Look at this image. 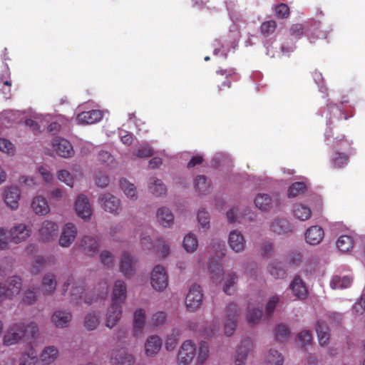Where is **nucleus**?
I'll use <instances>...</instances> for the list:
<instances>
[{
	"label": "nucleus",
	"mask_w": 365,
	"mask_h": 365,
	"mask_svg": "<svg viewBox=\"0 0 365 365\" xmlns=\"http://www.w3.org/2000/svg\"><path fill=\"white\" fill-rule=\"evenodd\" d=\"M56 287V280L54 276L52 274L46 275L42 282V290L45 294H49L52 293Z\"/></svg>",
	"instance_id": "nucleus-51"
},
{
	"label": "nucleus",
	"mask_w": 365,
	"mask_h": 365,
	"mask_svg": "<svg viewBox=\"0 0 365 365\" xmlns=\"http://www.w3.org/2000/svg\"><path fill=\"white\" fill-rule=\"evenodd\" d=\"M103 113L104 111H101L100 110L83 111L77 115L76 122L78 125L96 123L102 119Z\"/></svg>",
	"instance_id": "nucleus-19"
},
{
	"label": "nucleus",
	"mask_w": 365,
	"mask_h": 365,
	"mask_svg": "<svg viewBox=\"0 0 365 365\" xmlns=\"http://www.w3.org/2000/svg\"><path fill=\"white\" fill-rule=\"evenodd\" d=\"M31 209L38 216H46L51 212L48 200L42 195H37L31 199Z\"/></svg>",
	"instance_id": "nucleus-15"
},
{
	"label": "nucleus",
	"mask_w": 365,
	"mask_h": 365,
	"mask_svg": "<svg viewBox=\"0 0 365 365\" xmlns=\"http://www.w3.org/2000/svg\"><path fill=\"white\" fill-rule=\"evenodd\" d=\"M348 156L344 153H336L331 160V164L334 168H341L348 164Z\"/></svg>",
	"instance_id": "nucleus-56"
},
{
	"label": "nucleus",
	"mask_w": 365,
	"mask_h": 365,
	"mask_svg": "<svg viewBox=\"0 0 365 365\" xmlns=\"http://www.w3.org/2000/svg\"><path fill=\"white\" fill-rule=\"evenodd\" d=\"M262 312L260 309L255 307L253 304H250L246 311V320L250 324H258L262 318Z\"/></svg>",
	"instance_id": "nucleus-45"
},
{
	"label": "nucleus",
	"mask_w": 365,
	"mask_h": 365,
	"mask_svg": "<svg viewBox=\"0 0 365 365\" xmlns=\"http://www.w3.org/2000/svg\"><path fill=\"white\" fill-rule=\"evenodd\" d=\"M289 289L292 294L299 299H304L307 295L305 282L299 276H295L289 284Z\"/></svg>",
	"instance_id": "nucleus-24"
},
{
	"label": "nucleus",
	"mask_w": 365,
	"mask_h": 365,
	"mask_svg": "<svg viewBox=\"0 0 365 365\" xmlns=\"http://www.w3.org/2000/svg\"><path fill=\"white\" fill-rule=\"evenodd\" d=\"M37 362V353L31 348L21 354L19 359V365H36Z\"/></svg>",
	"instance_id": "nucleus-48"
},
{
	"label": "nucleus",
	"mask_w": 365,
	"mask_h": 365,
	"mask_svg": "<svg viewBox=\"0 0 365 365\" xmlns=\"http://www.w3.org/2000/svg\"><path fill=\"white\" fill-rule=\"evenodd\" d=\"M53 150H46V154L57 155L63 158H70L74 155L75 151L71 143L66 139L61 138H55L51 143Z\"/></svg>",
	"instance_id": "nucleus-4"
},
{
	"label": "nucleus",
	"mask_w": 365,
	"mask_h": 365,
	"mask_svg": "<svg viewBox=\"0 0 365 365\" xmlns=\"http://www.w3.org/2000/svg\"><path fill=\"white\" fill-rule=\"evenodd\" d=\"M336 247L341 252H349L354 247V240L351 236L341 235L336 241Z\"/></svg>",
	"instance_id": "nucleus-41"
},
{
	"label": "nucleus",
	"mask_w": 365,
	"mask_h": 365,
	"mask_svg": "<svg viewBox=\"0 0 365 365\" xmlns=\"http://www.w3.org/2000/svg\"><path fill=\"white\" fill-rule=\"evenodd\" d=\"M307 187L304 182H296L292 184L287 191V196L289 198H292L298 196L301 193L304 192Z\"/></svg>",
	"instance_id": "nucleus-53"
},
{
	"label": "nucleus",
	"mask_w": 365,
	"mask_h": 365,
	"mask_svg": "<svg viewBox=\"0 0 365 365\" xmlns=\"http://www.w3.org/2000/svg\"><path fill=\"white\" fill-rule=\"evenodd\" d=\"M11 82L9 79V72L6 69L4 74L0 75V91L8 98L11 92Z\"/></svg>",
	"instance_id": "nucleus-50"
},
{
	"label": "nucleus",
	"mask_w": 365,
	"mask_h": 365,
	"mask_svg": "<svg viewBox=\"0 0 365 365\" xmlns=\"http://www.w3.org/2000/svg\"><path fill=\"white\" fill-rule=\"evenodd\" d=\"M119 187L124 195L131 201H135L138 198V194L135 185L126 178L119 180Z\"/></svg>",
	"instance_id": "nucleus-30"
},
{
	"label": "nucleus",
	"mask_w": 365,
	"mask_h": 365,
	"mask_svg": "<svg viewBox=\"0 0 365 365\" xmlns=\"http://www.w3.org/2000/svg\"><path fill=\"white\" fill-rule=\"evenodd\" d=\"M352 278L349 276H334L330 281V287L333 289H346L350 287Z\"/></svg>",
	"instance_id": "nucleus-42"
},
{
	"label": "nucleus",
	"mask_w": 365,
	"mask_h": 365,
	"mask_svg": "<svg viewBox=\"0 0 365 365\" xmlns=\"http://www.w3.org/2000/svg\"><path fill=\"white\" fill-rule=\"evenodd\" d=\"M148 189L153 195L157 197L165 194L167 190L162 180L154 177L150 178L148 180Z\"/></svg>",
	"instance_id": "nucleus-39"
},
{
	"label": "nucleus",
	"mask_w": 365,
	"mask_h": 365,
	"mask_svg": "<svg viewBox=\"0 0 365 365\" xmlns=\"http://www.w3.org/2000/svg\"><path fill=\"white\" fill-rule=\"evenodd\" d=\"M272 230L279 235L289 234L292 232V226L282 220H274L271 225Z\"/></svg>",
	"instance_id": "nucleus-46"
},
{
	"label": "nucleus",
	"mask_w": 365,
	"mask_h": 365,
	"mask_svg": "<svg viewBox=\"0 0 365 365\" xmlns=\"http://www.w3.org/2000/svg\"><path fill=\"white\" fill-rule=\"evenodd\" d=\"M230 248L235 253H242L247 247L246 240L242 232L237 230L230 232L227 237Z\"/></svg>",
	"instance_id": "nucleus-12"
},
{
	"label": "nucleus",
	"mask_w": 365,
	"mask_h": 365,
	"mask_svg": "<svg viewBox=\"0 0 365 365\" xmlns=\"http://www.w3.org/2000/svg\"><path fill=\"white\" fill-rule=\"evenodd\" d=\"M51 119L50 114H37L32 115L31 118L26 120V125L33 130H38L41 127H46V123Z\"/></svg>",
	"instance_id": "nucleus-27"
},
{
	"label": "nucleus",
	"mask_w": 365,
	"mask_h": 365,
	"mask_svg": "<svg viewBox=\"0 0 365 365\" xmlns=\"http://www.w3.org/2000/svg\"><path fill=\"white\" fill-rule=\"evenodd\" d=\"M21 287V279L18 277H11L6 287L0 285V302L4 299H12L14 297L19 294Z\"/></svg>",
	"instance_id": "nucleus-14"
},
{
	"label": "nucleus",
	"mask_w": 365,
	"mask_h": 365,
	"mask_svg": "<svg viewBox=\"0 0 365 365\" xmlns=\"http://www.w3.org/2000/svg\"><path fill=\"white\" fill-rule=\"evenodd\" d=\"M196 354V346L190 340L185 341L178 351V363L180 365H187L190 364Z\"/></svg>",
	"instance_id": "nucleus-11"
},
{
	"label": "nucleus",
	"mask_w": 365,
	"mask_h": 365,
	"mask_svg": "<svg viewBox=\"0 0 365 365\" xmlns=\"http://www.w3.org/2000/svg\"><path fill=\"white\" fill-rule=\"evenodd\" d=\"M182 247L187 253H193L198 247V240L197 236L192 233H187L183 238Z\"/></svg>",
	"instance_id": "nucleus-44"
},
{
	"label": "nucleus",
	"mask_w": 365,
	"mask_h": 365,
	"mask_svg": "<svg viewBox=\"0 0 365 365\" xmlns=\"http://www.w3.org/2000/svg\"><path fill=\"white\" fill-rule=\"evenodd\" d=\"M150 283L154 290L162 292L168 286V274L166 269L160 264L155 265L150 274Z\"/></svg>",
	"instance_id": "nucleus-2"
},
{
	"label": "nucleus",
	"mask_w": 365,
	"mask_h": 365,
	"mask_svg": "<svg viewBox=\"0 0 365 365\" xmlns=\"http://www.w3.org/2000/svg\"><path fill=\"white\" fill-rule=\"evenodd\" d=\"M240 312V309L235 303H230L227 306L223 328V332L226 336H231L234 334Z\"/></svg>",
	"instance_id": "nucleus-3"
},
{
	"label": "nucleus",
	"mask_w": 365,
	"mask_h": 365,
	"mask_svg": "<svg viewBox=\"0 0 365 365\" xmlns=\"http://www.w3.org/2000/svg\"><path fill=\"white\" fill-rule=\"evenodd\" d=\"M252 343L250 340H245L238 346L235 355V365H246L247 359L252 349Z\"/></svg>",
	"instance_id": "nucleus-23"
},
{
	"label": "nucleus",
	"mask_w": 365,
	"mask_h": 365,
	"mask_svg": "<svg viewBox=\"0 0 365 365\" xmlns=\"http://www.w3.org/2000/svg\"><path fill=\"white\" fill-rule=\"evenodd\" d=\"M180 339V331L173 330L167 335L165 339V348L168 351H173L176 347Z\"/></svg>",
	"instance_id": "nucleus-52"
},
{
	"label": "nucleus",
	"mask_w": 365,
	"mask_h": 365,
	"mask_svg": "<svg viewBox=\"0 0 365 365\" xmlns=\"http://www.w3.org/2000/svg\"><path fill=\"white\" fill-rule=\"evenodd\" d=\"M316 331L320 345L327 346L330 339V335L327 324L324 322H318L316 327Z\"/></svg>",
	"instance_id": "nucleus-43"
},
{
	"label": "nucleus",
	"mask_w": 365,
	"mask_h": 365,
	"mask_svg": "<svg viewBox=\"0 0 365 365\" xmlns=\"http://www.w3.org/2000/svg\"><path fill=\"white\" fill-rule=\"evenodd\" d=\"M279 302V297L277 295L272 296L267 300L265 305V313L270 315L274 311L277 305Z\"/></svg>",
	"instance_id": "nucleus-58"
},
{
	"label": "nucleus",
	"mask_w": 365,
	"mask_h": 365,
	"mask_svg": "<svg viewBox=\"0 0 365 365\" xmlns=\"http://www.w3.org/2000/svg\"><path fill=\"white\" fill-rule=\"evenodd\" d=\"M202 299V287L196 284H192L185 297V306L189 311H195L200 307Z\"/></svg>",
	"instance_id": "nucleus-7"
},
{
	"label": "nucleus",
	"mask_w": 365,
	"mask_h": 365,
	"mask_svg": "<svg viewBox=\"0 0 365 365\" xmlns=\"http://www.w3.org/2000/svg\"><path fill=\"white\" fill-rule=\"evenodd\" d=\"M123 314V307L110 304L105 317V325L108 329L114 328L120 322Z\"/></svg>",
	"instance_id": "nucleus-16"
},
{
	"label": "nucleus",
	"mask_w": 365,
	"mask_h": 365,
	"mask_svg": "<svg viewBox=\"0 0 365 365\" xmlns=\"http://www.w3.org/2000/svg\"><path fill=\"white\" fill-rule=\"evenodd\" d=\"M38 172L46 184H51L53 182V176L47 168L43 166H39L38 168Z\"/></svg>",
	"instance_id": "nucleus-61"
},
{
	"label": "nucleus",
	"mask_w": 365,
	"mask_h": 365,
	"mask_svg": "<svg viewBox=\"0 0 365 365\" xmlns=\"http://www.w3.org/2000/svg\"><path fill=\"white\" fill-rule=\"evenodd\" d=\"M174 219L173 212L168 207L162 206L156 211V220L164 227H170L174 223Z\"/></svg>",
	"instance_id": "nucleus-25"
},
{
	"label": "nucleus",
	"mask_w": 365,
	"mask_h": 365,
	"mask_svg": "<svg viewBox=\"0 0 365 365\" xmlns=\"http://www.w3.org/2000/svg\"><path fill=\"white\" fill-rule=\"evenodd\" d=\"M59 231L58 224L51 220H43L38 225L37 235L40 240L49 242L54 240Z\"/></svg>",
	"instance_id": "nucleus-5"
},
{
	"label": "nucleus",
	"mask_w": 365,
	"mask_h": 365,
	"mask_svg": "<svg viewBox=\"0 0 365 365\" xmlns=\"http://www.w3.org/2000/svg\"><path fill=\"white\" fill-rule=\"evenodd\" d=\"M65 286L66 287V290H69L70 293L73 296H79L81 297V295L84 292L85 282L83 280L75 279L73 277H71L68 279Z\"/></svg>",
	"instance_id": "nucleus-33"
},
{
	"label": "nucleus",
	"mask_w": 365,
	"mask_h": 365,
	"mask_svg": "<svg viewBox=\"0 0 365 365\" xmlns=\"http://www.w3.org/2000/svg\"><path fill=\"white\" fill-rule=\"evenodd\" d=\"M82 173L80 170H76L75 175L70 173L66 169L59 170L57 172V178L61 182L66 184L69 187H73L76 179L81 177Z\"/></svg>",
	"instance_id": "nucleus-32"
},
{
	"label": "nucleus",
	"mask_w": 365,
	"mask_h": 365,
	"mask_svg": "<svg viewBox=\"0 0 365 365\" xmlns=\"http://www.w3.org/2000/svg\"><path fill=\"white\" fill-rule=\"evenodd\" d=\"M254 204L257 208L262 212H267L272 208L271 197L264 193H258L254 198Z\"/></svg>",
	"instance_id": "nucleus-36"
},
{
	"label": "nucleus",
	"mask_w": 365,
	"mask_h": 365,
	"mask_svg": "<svg viewBox=\"0 0 365 365\" xmlns=\"http://www.w3.org/2000/svg\"><path fill=\"white\" fill-rule=\"evenodd\" d=\"M98 203L101 207L107 212L118 214L121 211V202L115 195L106 192L98 197Z\"/></svg>",
	"instance_id": "nucleus-9"
},
{
	"label": "nucleus",
	"mask_w": 365,
	"mask_h": 365,
	"mask_svg": "<svg viewBox=\"0 0 365 365\" xmlns=\"http://www.w3.org/2000/svg\"><path fill=\"white\" fill-rule=\"evenodd\" d=\"M163 341L158 335H150L147 337L144 344L145 354L148 357L156 356L160 351Z\"/></svg>",
	"instance_id": "nucleus-20"
},
{
	"label": "nucleus",
	"mask_w": 365,
	"mask_h": 365,
	"mask_svg": "<svg viewBox=\"0 0 365 365\" xmlns=\"http://www.w3.org/2000/svg\"><path fill=\"white\" fill-rule=\"evenodd\" d=\"M21 198V190L16 185H9L4 187L3 200L7 208L16 211L19 207Z\"/></svg>",
	"instance_id": "nucleus-8"
},
{
	"label": "nucleus",
	"mask_w": 365,
	"mask_h": 365,
	"mask_svg": "<svg viewBox=\"0 0 365 365\" xmlns=\"http://www.w3.org/2000/svg\"><path fill=\"white\" fill-rule=\"evenodd\" d=\"M264 363L266 365H283L284 357L278 351L269 349L265 355Z\"/></svg>",
	"instance_id": "nucleus-47"
},
{
	"label": "nucleus",
	"mask_w": 365,
	"mask_h": 365,
	"mask_svg": "<svg viewBox=\"0 0 365 365\" xmlns=\"http://www.w3.org/2000/svg\"><path fill=\"white\" fill-rule=\"evenodd\" d=\"M59 356L58 349L55 346H45L41 351L39 359L43 365H49L54 363Z\"/></svg>",
	"instance_id": "nucleus-26"
},
{
	"label": "nucleus",
	"mask_w": 365,
	"mask_h": 365,
	"mask_svg": "<svg viewBox=\"0 0 365 365\" xmlns=\"http://www.w3.org/2000/svg\"><path fill=\"white\" fill-rule=\"evenodd\" d=\"M274 10L275 15L277 18L284 19L287 18L289 14V7L284 4H280L277 5Z\"/></svg>",
	"instance_id": "nucleus-64"
},
{
	"label": "nucleus",
	"mask_w": 365,
	"mask_h": 365,
	"mask_svg": "<svg viewBox=\"0 0 365 365\" xmlns=\"http://www.w3.org/2000/svg\"><path fill=\"white\" fill-rule=\"evenodd\" d=\"M365 295L361 296L352 307V314L355 320L363 322L365 320Z\"/></svg>",
	"instance_id": "nucleus-38"
},
{
	"label": "nucleus",
	"mask_w": 365,
	"mask_h": 365,
	"mask_svg": "<svg viewBox=\"0 0 365 365\" xmlns=\"http://www.w3.org/2000/svg\"><path fill=\"white\" fill-rule=\"evenodd\" d=\"M198 229L200 232H207L210 228V217L209 212L204 208L197 212V215Z\"/></svg>",
	"instance_id": "nucleus-40"
},
{
	"label": "nucleus",
	"mask_w": 365,
	"mask_h": 365,
	"mask_svg": "<svg viewBox=\"0 0 365 365\" xmlns=\"http://www.w3.org/2000/svg\"><path fill=\"white\" fill-rule=\"evenodd\" d=\"M193 183L195 191L200 195H207L211 190V182L205 175H197Z\"/></svg>",
	"instance_id": "nucleus-35"
},
{
	"label": "nucleus",
	"mask_w": 365,
	"mask_h": 365,
	"mask_svg": "<svg viewBox=\"0 0 365 365\" xmlns=\"http://www.w3.org/2000/svg\"><path fill=\"white\" fill-rule=\"evenodd\" d=\"M24 327L19 322H16L7 327L4 331L2 341L7 346L17 344L24 338Z\"/></svg>",
	"instance_id": "nucleus-6"
},
{
	"label": "nucleus",
	"mask_w": 365,
	"mask_h": 365,
	"mask_svg": "<svg viewBox=\"0 0 365 365\" xmlns=\"http://www.w3.org/2000/svg\"><path fill=\"white\" fill-rule=\"evenodd\" d=\"M146 320V312L143 309H137L133 313V326L136 334H141Z\"/></svg>",
	"instance_id": "nucleus-34"
},
{
	"label": "nucleus",
	"mask_w": 365,
	"mask_h": 365,
	"mask_svg": "<svg viewBox=\"0 0 365 365\" xmlns=\"http://www.w3.org/2000/svg\"><path fill=\"white\" fill-rule=\"evenodd\" d=\"M72 319V314L69 311L58 309L55 311L51 318L53 325L59 329L66 328Z\"/></svg>",
	"instance_id": "nucleus-22"
},
{
	"label": "nucleus",
	"mask_w": 365,
	"mask_h": 365,
	"mask_svg": "<svg viewBox=\"0 0 365 365\" xmlns=\"http://www.w3.org/2000/svg\"><path fill=\"white\" fill-rule=\"evenodd\" d=\"M99 160L114 167L116 165L115 158L107 151H101L98 154Z\"/></svg>",
	"instance_id": "nucleus-60"
},
{
	"label": "nucleus",
	"mask_w": 365,
	"mask_h": 365,
	"mask_svg": "<svg viewBox=\"0 0 365 365\" xmlns=\"http://www.w3.org/2000/svg\"><path fill=\"white\" fill-rule=\"evenodd\" d=\"M74 210L78 217L84 221H89L93 215V209L89 200L85 195H79L74 202Z\"/></svg>",
	"instance_id": "nucleus-10"
},
{
	"label": "nucleus",
	"mask_w": 365,
	"mask_h": 365,
	"mask_svg": "<svg viewBox=\"0 0 365 365\" xmlns=\"http://www.w3.org/2000/svg\"><path fill=\"white\" fill-rule=\"evenodd\" d=\"M0 151L7 155L14 156L16 153V148L9 140L0 138Z\"/></svg>",
	"instance_id": "nucleus-54"
},
{
	"label": "nucleus",
	"mask_w": 365,
	"mask_h": 365,
	"mask_svg": "<svg viewBox=\"0 0 365 365\" xmlns=\"http://www.w3.org/2000/svg\"><path fill=\"white\" fill-rule=\"evenodd\" d=\"M324 237L323 228L318 225L308 227L304 232V240L307 244L311 246L319 245Z\"/></svg>",
	"instance_id": "nucleus-18"
},
{
	"label": "nucleus",
	"mask_w": 365,
	"mask_h": 365,
	"mask_svg": "<svg viewBox=\"0 0 365 365\" xmlns=\"http://www.w3.org/2000/svg\"><path fill=\"white\" fill-rule=\"evenodd\" d=\"M127 297L125 283L122 280H116L111 295V304L123 307Z\"/></svg>",
	"instance_id": "nucleus-21"
},
{
	"label": "nucleus",
	"mask_w": 365,
	"mask_h": 365,
	"mask_svg": "<svg viewBox=\"0 0 365 365\" xmlns=\"http://www.w3.org/2000/svg\"><path fill=\"white\" fill-rule=\"evenodd\" d=\"M24 327V337L26 336H34L38 332L37 324L34 322H19Z\"/></svg>",
	"instance_id": "nucleus-57"
},
{
	"label": "nucleus",
	"mask_w": 365,
	"mask_h": 365,
	"mask_svg": "<svg viewBox=\"0 0 365 365\" xmlns=\"http://www.w3.org/2000/svg\"><path fill=\"white\" fill-rule=\"evenodd\" d=\"M135 261L128 252H123L120 259L119 268L120 272L125 276H130L134 272Z\"/></svg>",
	"instance_id": "nucleus-29"
},
{
	"label": "nucleus",
	"mask_w": 365,
	"mask_h": 365,
	"mask_svg": "<svg viewBox=\"0 0 365 365\" xmlns=\"http://www.w3.org/2000/svg\"><path fill=\"white\" fill-rule=\"evenodd\" d=\"M292 213L294 219L302 222L308 220L312 216L309 207L300 202L293 205Z\"/></svg>",
	"instance_id": "nucleus-31"
},
{
	"label": "nucleus",
	"mask_w": 365,
	"mask_h": 365,
	"mask_svg": "<svg viewBox=\"0 0 365 365\" xmlns=\"http://www.w3.org/2000/svg\"><path fill=\"white\" fill-rule=\"evenodd\" d=\"M100 324V314L96 312H91L85 317L84 326L88 330H94Z\"/></svg>",
	"instance_id": "nucleus-49"
},
{
	"label": "nucleus",
	"mask_w": 365,
	"mask_h": 365,
	"mask_svg": "<svg viewBox=\"0 0 365 365\" xmlns=\"http://www.w3.org/2000/svg\"><path fill=\"white\" fill-rule=\"evenodd\" d=\"M100 260L103 264L106 266H111L114 262V257L110 252L103 250L100 254Z\"/></svg>",
	"instance_id": "nucleus-63"
},
{
	"label": "nucleus",
	"mask_w": 365,
	"mask_h": 365,
	"mask_svg": "<svg viewBox=\"0 0 365 365\" xmlns=\"http://www.w3.org/2000/svg\"><path fill=\"white\" fill-rule=\"evenodd\" d=\"M209 356V346L206 342H202L200 346L197 359L203 363Z\"/></svg>",
	"instance_id": "nucleus-62"
},
{
	"label": "nucleus",
	"mask_w": 365,
	"mask_h": 365,
	"mask_svg": "<svg viewBox=\"0 0 365 365\" xmlns=\"http://www.w3.org/2000/svg\"><path fill=\"white\" fill-rule=\"evenodd\" d=\"M211 278L216 285L223 282L222 289L225 293L231 295L235 292L237 276L233 273L224 275L223 269L220 264L211 267Z\"/></svg>",
	"instance_id": "nucleus-1"
},
{
	"label": "nucleus",
	"mask_w": 365,
	"mask_h": 365,
	"mask_svg": "<svg viewBox=\"0 0 365 365\" xmlns=\"http://www.w3.org/2000/svg\"><path fill=\"white\" fill-rule=\"evenodd\" d=\"M81 247L86 255L91 256L96 253L98 248V242L93 237L85 236L81 240Z\"/></svg>",
	"instance_id": "nucleus-37"
},
{
	"label": "nucleus",
	"mask_w": 365,
	"mask_h": 365,
	"mask_svg": "<svg viewBox=\"0 0 365 365\" xmlns=\"http://www.w3.org/2000/svg\"><path fill=\"white\" fill-rule=\"evenodd\" d=\"M153 152L151 148L148 145H142L135 150L134 155L138 158H148L153 155Z\"/></svg>",
	"instance_id": "nucleus-59"
},
{
	"label": "nucleus",
	"mask_w": 365,
	"mask_h": 365,
	"mask_svg": "<svg viewBox=\"0 0 365 365\" xmlns=\"http://www.w3.org/2000/svg\"><path fill=\"white\" fill-rule=\"evenodd\" d=\"M297 345L301 348H305L307 346L311 344L312 334L309 331H302L297 335Z\"/></svg>",
	"instance_id": "nucleus-55"
},
{
	"label": "nucleus",
	"mask_w": 365,
	"mask_h": 365,
	"mask_svg": "<svg viewBox=\"0 0 365 365\" xmlns=\"http://www.w3.org/2000/svg\"><path fill=\"white\" fill-rule=\"evenodd\" d=\"M112 365H134L135 359L125 350L115 351L111 356Z\"/></svg>",
	"instance_id": "nucleus-28"
},
{
	"label": "nucleus",
	"mask_w": 365,
	"mask_h": 365,
	"mask_svg": "<svg viewBox=\"0 0 365 365\" xmlns=\"http://www.w3.org/2000/svg\"><path fill=\"white\" fill-rule=\"evenodd\" d=\"M78 233L77 227L72 222L66 223L61 230L58 240L59 245L62 247H68L75 241Z\"/></svg>",
	"instance_id": "nucleus-13"
},
{
	"label": "nucleus",
	"mask_w": 365,
	"mask_h": 365,
	"mask_svg": "<svg viewBox=\"0 0 365 365\" xmlns=\"http://www.w3.org/2000/svg\"><path fill=\"white\" fill-rule=\"evenodd\" d=\"M31 234V229L24 223L14 225L9 232L11 240L15 243L26 241Z\"/></svg>",
	"instance_id": "nucleus-17"
}]
</instances>
